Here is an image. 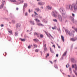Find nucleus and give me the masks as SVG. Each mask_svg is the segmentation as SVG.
I'll list each match as a JSON object with an SVG mask.
<instances>
[{
  "mask_svg": "<svg viewBox=\"0 0 77 77\" xmlns=\"http://www.w3.org/2000/svg\"><path fill=\"white\" fill-rule=\"evenodd\" d=\"M74 10L75 11H76L77 9V6L76 5H75L74 7Z\"/></svg>",
  "mask_w": 77,
  "mask_h": 77,
  "instance_id": "obj_8",
  "label": "nucleus"
},
{
  "mask_svg": "<svg viewBox=\"0 0 77 77\" xmlns=\"http://www.w3.org/2000/svg\"><path fill=\"white\" fill-rule=\"evenodd\" d=\"M66 53H67V51H66V52H64V54H63V56H66Z\"/></svg>",
  "mask_w": 77,
  "mask_h": 77,
  "instance_id": "obj_17",
  "label": "nucleus"
},
{
  "mask_svg": "<svg viewBox=\"0 0 77 77\" xmlns=\"http://www.w3.org/2000/svg\"><path fill=\"white\" fill-rule=\"evenodd\" d=\"M38 5H40V6H42L44 5V3L39 2L38 3Z\"/></svg>",
  "mask_w": 77,
  "mask_h": 77,
  "instance_id": "obj_7",
  "label": "nucleus"
},
{
  "mask_svg": "<svg viewBox=\"0 0 77 77\" xmlns=\"http://www.w3.org/2000/svg\"><path fill=\"white\" fill-rule=\"evenodd\" d=\"M72 62H75V60H74V59L72 58Z\"/></svg>",
  "mask_w": 77,
  "mask_h": 77,
  "instance_id": "obj_33",
  "label": "nucleus"
},
{
  "mask_svg": "<svg viewBox=\"0 0 77 77\" xmlns=\"http://www.w3.org/2000/svg\"><path fill=\"white\" fill-rule=\"evenodd\" d=\"M44 47H45V48H46V44H45L44 45Z\"/></svg>",
  "mask_w": 77,
  "mask_h": 77,
  "instance_id": "obj_48",
  "label": "nucleus"
},
{
  "mask_svg": "<svg viewBox=\"0 0 77 77\" xmlns=\"http://www.w3.org/2000/svg\"><path fill=\"white\" fill-rule=\"evenodd\" d=\"M68 77H71V76L70 75H68Z\"/></svg>",
  "mask_w": 77,
  "mask_h": 77,
  "instance_id": "obj_53",
  "label": "nucleus"
},
{
  "mask_svg": "<svg viewBox=\"0 0 77 77\" xmlns=\"http://www.w3.org/2000/svg\"><path fill=\"white\" fill-rule=\"evenodd\" d=\"M58 47L59 48H60V46H59V45H58Z\"/></svg>",
  "mask_w": 77,
  "mask_h": 77,
  "instance_id": "obj_50",
  "label": "nucleus"
},
{
  "mask_svg": "<svg viewBox=\"0 0 77 77\" xmlns=\"http://www.w3.org/2000/svg\"><path fill=\"white\" fill-rule=\"evenodd\" d=\"M4 6V4H2L0 6V9H2L3 8Z\"/></svg>",
  "mask_w": 77,
  "mask_h": 77,
  "instance_id": "obj_13",
  "label": "nucleus"
},
{
  "mask_svg": "<svg viewBox=\"0 0 77 77\" xmlns=\"http://www.w3.org/2000/svg\"><path fill=\"white\" fill-rule=\"evenodd\" d=\"M69 70L70 73L71 74V73H72V69H71V68H70L69 69Z\"/></svg>",
  "mask_w": 77,
  "mask_h": 77,
  "instance_id": "obj_23",
  "label": "nucleus"
},
{
  "mask_svg": "<svg viewBox=\"0 0 77 77\" xmlns=\"http://www.w3.org/2000/svg\"><path fill=\"white\" fill-rule=\"evenodd\" d=\"M45 23H47V21H45Z\"/></svg>",
  "mask_w": 77,
  "mask_h": 77,
  "instance_id": "obj_55",
  "label": "nucleus"
},
{
  "mask_svg": "<svg viewBox=\"0 0 77 77\" xmlns=\"http://www.w3.org/2000/svg\"><path fill=\"white\" fill-rule=\"evenodd\" d=\"M60 11L62 14H63V16L64 18H66V16L65 15V10L64 8H61L60 9Z\"/></svg>",
  "mask_w": 77,
  "mask_h": 77,
  "instance_id": "obj_1",
  "label": "nucleus"
},
{
  "mask_svg": "<svg viewBox=\"0 0 77 77\" xmlns=\"http://www.w3.org/2000/svg\"><path fill=\"white\" fill-rule=\"evenodd\" d=\"M72 68H75V71H77V66L76 64H75L74 65L72 64Z\"/></svg>",
  "mask_w": 77,
  "mask_h": 77,
  "instance_id": "obj_4",
  "label": "nucleus"
},
{
  "mask_svg": "<svg viewBox=\"0 0 77 77\" xmlns=\"http://www.w3.org/2000/svg\"><path fill=\"white\" fill-rule=\"evenodd\" d=\"M66 34L67 35H69L70 36H71V33H70V32L69 31H68V30H66Z\"/></svg>",
  "mask_w": 77,
  "mask_h": 77,
  "instance_id": "obj_6",
  "label": "nucleus"
},
{
  "mask_svg": "<svg viewBox=\"0 0 77 77\" xmlns=\"http://www.w3.org/2000/svg\"><path fill=\"white\" fill-rule=\"evenodd\" d=\"M53 20L54 21V22H57V20L56 19H53Z\"/></svg>",
  "mask_w": 77,
  "mask_h": 77,
  "instance_id": "obj_30",
  "label": "nucleus"
},
{
  "mask_svg": "<svg viewBox=\"0 0 77 77\" xmlns=\"http://www.w3.org/2000/svg\"><path fill=\"white\" fill-rule=\"evenodd\" d=\"M75 16V15L74 14H72V16H73V17H74Z\"/></svg>",
  "mask_w": 77,
  "mask_h": 77,
  "instance_id": "obj_43",
  "label": "nucleus"
},
{
  "mask_svg": "<svg viewBox=\"0 0 77 77\" xmlns=\"http://www.w3.org/2000/svg\"><path fill=\"white\" fill-rule=\"evenodd\" d=\"M29 13H30V9H29Z\"/></svg>",
  "mask_w": 77,
  "mask_h": 77,
  "instance_id": "obj_51",
  "label": "nucleus"
},
{
  "mask_svg": "<svg viewBox=\"0 0 77 77\" xmlns=\"http://www.w3.org/2000/svg\"><path fill=\"white\" fill-rule=\"evenodd\" d=\"M29 22L30 23H31V24H33V25H34V24H35V23H34V22L33 21H29Z\"/></svg>",
  "mask_w": 77,
  "mask_h": 77,
  "instance_id": "obj_15",
  "label": "nucleus"
},
{
  "mask_svg": "<svg viewBox=\"0 0 77 77\" xmlns=\"http://www.w3.org/2000/svg\"><path fill=\"white\" fill-rule=\"evenodd\" d=\"M16 10L17 11H18V8H16Z\"/></svg>",
  "mask_w": 77,
  "mask_h": 77,
  "instance_id": "obj_45",
  "label": "nucleus"
},
{
  "mask_svg": "<svg viewBox=\"0 0 77 77\" xmlns=\"http://www.w3.org/2000/svg\"><path fill=\"white\" fill-rule=\"evenodd\" d=\"M33 41L35 42H37L38 41V39H33Z\"/></svg>",
  "mask_w": 77,
  "mask_h": 77,
  "instance_id": "obj_18",
  "label": "nucleus"
},
{
  "mask_svg": "<svg viewBox=\"0 0 77 77\" xmlns=\"http://www.w3.org/2000/svg\"><path fill=\"white\" fill-rule=\"evenodd\" d=\"M49 62H50V63H51V64H52L53 62H52V61H49Z\"/></svg>",
  "mask_w": 77,
  "mask_h": 77,
  "instance_id": "obj_42",
  "label": "nucleus"
},
{
  "mask_svg": "<svg viewBox=\"0 0 77 77\" xmlns=\"http://www.w3.org/2000/svg\"><path fill=\"white\" fill-rule=\"evenodd\" d=\"M75 30V31H76V32H77V28H75L74 29Z\"/></svg>",
  "mask_w": 77,
  "mask_h": 77,
  "instance_id": "obj_39",
  "label": "nucleus"
},
{
  "mask_svg": "<svg viewBox=\"0 0 77 77\" xmlns=\"http://www.w3.org/2000/svg\"><path fill=\"white\" fill-rule=\"evenodd\" d=\"M73 77H75V75H73Z\"/></svg>",
  "mask_w": 77,
  "mask_h": 77,
  "instance_id": "obj_56",
  "label": "nucleus"
},
{
  "mask_svg": "<svg viewBox=\"0 0 77 77\" xmlns=\"http://www.w3.org/2000/svg\"><path fill=\"white\" fill-rule=\"evenodd\" d=\"M24 2L23 1H22L20 3H23Z\"/></svg>",
  "mask_w": 77,
  "mask_h": 77,
  "instance_id": "obj_49",
  "label": "nucleus"
},
{
  "mask_svg": "<svg viewBox=\"0 0 77 77\" xmlns=\"http://www.w3.org/2000/svg\"><path fill=\"white\" fill-rule=\"evenodd\" d=\"M50 51L51 53H53V50H51V48H50Z\"/></svg>",
  "mask_w": 77,
  "mask_h": 77,
  "instance_id": "obj_36",
  "label": "nucleus"
},
{
  "mask_svg": "<svg viewBox=\"0 0 77 77\" xmlns=\"http://www.w3.org/2000/svg\"><path fill=\"white\" fill-rule=\"evenodd\" d=\"M32 17H33V15L32 14Z\"/></svg>",
  "mask_w": 77,
  "mask_h": 77,
  "instance_id": "obj_58",
  "label": "nucleus"
},
{
  "mask_svg": "<svg viewBox=\"0 0 77 77\" xmlns=\"http://www.w3.org/2000/svg\"><path fill=\"white\" fill-rule=\"evenodd\" d=\"M20 39L21 41H23V42H24V41H25V39H22L21 38H20Z\"/></svg>",
  "mask_w": 77,
  "mask_h": 77,
  "instance_id": "obj_20",
  "label": "nucleus"
},
{
  "mask_svg": "<svg viewBox=\"0 0 77 77\" xmlns=\"http://www.w3.org/2000/svg\"><path fill=\"white\" fill-rule=\"evenodd\" d=\"M31 48V46H30V45H29V46L28 47V48H29V49H30Z\"/></svg>",
  "mask_w": 77,
  "mask_h": 77,
  "instance_id": "obj_31",
  "label": "nucleus"
},
{
  "mask_svg": "<svg viewBox=\"0 0 77 77\" xmlns=\"http://www.w3.org/2000/svg\"><path fill=\"white\" fill-rule=\"evenodd\" d=\"M33 45L34 48H36L37 47V45L35 44H33Z\"/></svg>",
  "mask_w": 77,
  "mask_h": 77,
  "instance_id": "obj_22",
  "label": "nucleus"
},
{
  "mask_svg": "<svg viewBox=\"0 0 77 77\" xmlns=\"http://www.w3.org/2000/svg\"><path fill=\"white\" fill-rule=\"evenodd\" d=\"M72 21L73 22L74 21V19H73L72 20Z\"/></svg>",
  "mask_w": 77,
  "mask_h": 77,
  "instance_id": "obj_62",
  "label": "nucleus"
},
{
  "mask_svg": "<svg viewBox=\"0 0 77 77\" xmlns=\"http://www.w3.org/2000/svg\"><path fill=\"white\" fill-rule=\"evenodd\" d=\"M35 11L37 12H38V11H39V8H36L35 9Z\"/></svg>",
  "mask_w": 77,
  "mask_h": 77,
  "instance_id": "obj_19",
  "label": "nucleus"
},
{
  "mask_svg": "<svg viewBox=\"0 0 77 77\" xmlns=\"http://www.w3.org/2000/svg\"><path fill=\"white\" fill-rule=\"evenodd\" d=\"M50 36H51V37H52V36H51V35L50 34Z\"/></svg>",
  "mask_w": 77,
  "mask_h": 77,
  "instance_id": "obj_61",
  "label": "nucleus"
},
{
  "mask_svg": "<svg viewBox=\"0 0 77 77\" xmlns=\"http://www.w3.org/2000/svg\"><path fill=\"white\" fill-rule=\"evenodd\" d=\"M23 5V8H26L27 6V4L26 3H24Z\"/></svg>",
  "mask_w": 77,
  "mask_h": 77,
  "instance_id": "obj_16",
  "label": "nucleus"
},
{
  "mask_svg": "<svg viewBox=\"0 0 77 77\" xmlns=\"http://www.w3.org/2000/svg\"><path fill=\"white\" fill-rule=\"evenodd\" d=\"M52 28L53 30H54V29H57V27L56 26H54V27H52Z\"/></svg>",
  "mask_w": 77,
  "mask_h": 77,
  "instance_id": "obj_24",
  "label": "nucleus"
},
{
  "mask_svg": "<svg viewBox=\"0 0 77 77\" xmlns=\"http://www.w3.org/2000/svg\"><path fill=\"white\" fill-rule=\"evenodd\" d=\"M41 8L42 9H43V7H41Z\"/></svg>",
  "mask_w": 77,
  "mask_h": 77,
  "instance_id": "obj_60",
  "label": "nucleus"
},
{
  "mask_svg": "<svg viewBox=\"0 0 77 77\" xmlns=\"http://www.w3.org/2000/svg\"><path fill=\"white\" fill-rule=\"evenodd\" d=\"M67 65H68V66H69V64H68Z\"/></svg>",
  "mask_w": 77,
  "mask_h": 77,
  "instance_id": "obj_64",
  "label": "nucleus"
},
{
  "mask_svg": "<svg viewBox=\"0 0 77 77\" xmlns=\"http://www.w3.org/2000/svg\"><path fill=\"white\" fill-rule=\"evenodd\" d=\"M40 38H43V35L42 34H41L40 35Z\"/></svg>",
  "mask_w": 77,
  "mask_h": 77,
  "instance_id": "obj_32",
  "label": "nucleus"
},
{
  "mask_svg": "<svg viewBox=\"0 0 77 77\" xmlns=\"http://www.w3.org/2000/svg\"><path fill=\"white\" fill-rule=\"evenodd\" d=\"M76 5H77V0L76 1Z\"/></svg>",
  "mask_w": 77,
  "mask_h": 77,
  "instance_id": "obj_57",
  "label": "nucleus"
},
{
  "mask_svg": "<svg viewBox=\"0 0 77 77\" xmlns=\"http://www.w3.org/2000/svg\"><path fill=\"white\" fill-rule=\"evenodd\" d=\"M10 1L11 2H13L14 3H16L17 2L16 0H10Z\"/></svg>",
  "mask_w": 77,
  "mask_h": 77,
  "instance_id": "obj_11",
  "label": "nucleus"
},
{
  "mask_svg": "<svg viewBox=\"0 0 77 77\" xmlns=\"http://www.w3.org/2000/svg\"><path fill=\"white\" fill-rule=\"evenodd\" d=\"M38 26H44V25L41 24V23H38L37 24Z\"/></svg>",
  "mask_w": 77,
  "mask_h": 77,
  "instance_id": "obj_28",
  "label": "nucleus"
},
{
  "mask_svg": "<svg viewBox=\"0 0 77 77\" xmlns=\"http://www.w3.org/2000/svg\"><path fill=\"white\" fill-rule=\"evenodd\" d=\"M47 48H44L45 51H47Z\"/></svg>",
  "mask_w": 77,
  "mask_h": 77,
  "instance_id": "obj_38",
  "label": "nucleus"
},
{
  "mask_svg": "<svg viewBox=\"0 0 77 77\" xmlns=\"http://www.w3.org/2000/svg\"><path fill=\"white\" fill-rule=\"evenodd\" d=\"M5 2V0H2V4H4Z\"/></svg>",
  "mask_w": 77,
  "mask_h": 77,
  "instance_id": "obj_26",
  "label": "nucleus"
},
{
  "mask_svg": "<svg viewBox=\"0 0 77 77\" xmlns=\"http://www.w3.org/2000/svg\"><path fill=\"white\" fill-rule=\"evenodd\" d=\"M21 26V24L20 23H18L17 24L16 27H20Z\"/></svg>",
  "mask_w": 77,
  "mask_h": 77,
  "instance_id": "obj_14",
  "label": "nucleus"
},
{
  "mask_svg": "<svg viewBox=\"0 0 77 77\" xmlns=\"http://www.w3.org/2000/svg\"><path fill=\"white\" fill-rule=\"evenodd\" d=\"M47 8L48 9H49L50 10H51V9H52V7H50L48 6L47 7Z\"/></svg>",
  "mask_w": 77,
  "mask_h": 77,
  "instance_id": "obj_21",
  "label": "nucleus"
},
{
  "mask_svg": "<svg viewBox=\"0 0 77 77\" xmlns=\"http://www.w3.org/2000/svg\"><path fill=\"white\" fill-rule=\"evenodd\" d=\"M66 8L68 9H70V10H73V6L71 5H67L66 6Z\"/></svg>",
  "mask_w": 77,
  "mask_h": 77,
  "instance_id": "obj_3",
  "label": "nucleus"
},
{
  "mask_svg": "<svg viewBox=\"0 0 77 77\" xmlns=\"http://www.w3.org/2000/svg\"><path fill=\"white\" fill-rule=\"evenodd\" d=\"M61 39L63 41V42L65 41V39H64V37L63 36L61 35Z\"/></svg>",
  "mask_w": 77,
  "mask_h": 77,
  "instance_id": "obj_10",
  "label": "nucleus"
},
{
  "mask_svg": "<svg viewBox=\"0 0 77 77\" xmlns=\"http://www.w3.org/2000/svg\"><path fill=\"white\" fill-rule=\"evenodd\" d=\"M58 18L60 22H62V17H61V16L59 15L58 16Z\"/></svg>",
  "mask_w": 77,
  "mask_h": 77,
  "instance_id": "obj_5",
  "label": "nucleus"
},
{
  "mask_svg": "<svg viewBox=\"0 0 77 77\" xmlns=\"http://www.w3.org/2000/svg\"><path fill=\"white\" fill-rule=\"evenodd\" d=\"M54 67L55 68H56V69H58V67H57V65H55Z\"/></svg>",
  "mask_w": 77,
  "mask_h": 77,
  "instance_id": "obj_27",
  "label": "nucleus"
},
{
  "mask_svg": "<svg viewBox=\"0 0 77 77\" xmlns=\"http://www.w3.org/2000/svg\"><path fill=\"white\" fill-rule=\"evenodd\" d=\"M40 18H42V17H40Z\"/></svg>",
  "mask_w": 77,
  "mask_h": 77,
  "instance_id": "obj_59",
  "label": "nucleus"
},
{
  "mask_svg": "<svg viewBox=\"0 0 77 77\" xmlns=\"http://www.w3.org/2000/svg\"><path fill=\"white\" fill-rule=\"evenodd\" d=\"M53 47H54V48H55V45H53Z\"/></svg>",
  "mask_w": 77,
  "mask_h": 77,
  "instance_id": "obj_47",
  "label": "nucleus"
},
{
  "mask_svg": "<svg viewBox=\"0 0 77 77\" xmlns=\"http://www.w3.org/2000/svg\"><path fill=\"white\" fill-rule=\"evenodd\" d=\"M66 68H67L68 66H67V65H66Z\"/></svg>",
  "mask_w": 77,
  "mask_h": 77,
  "instance_id": "obj_54",
  "label": "nucleus"
},
{
  "mask_svg": "<svg viewBox=\"0 0 77 77\" xmlns=\"http://www.w3.org/2000/svg\"><path fill=\"white\" fill-rule=\"evenodd\" d=\"M57 12L56 11H54L52 12V16L54 17H57Z\"/></svg>",
  "mask_w": 77,
  "mask_h": 77,
  "instance_id": "obj_2",
  "label": "nucleus"
},
{
  "mask_svg": "<svg viewBox=\"0 0 77 77\" xmlns=\"http://www.w3.org/2000/svg\"><path fill=\"white\" fill-rule=\"evenodd\" d=\"M56 56L57 57H58V54H57L56 55Z\"/></svg>",
  "mask_w": 77,
  "mask_h": 77,
  "instance_id": "obj_46",
  "label": "nucleus"
},
{
  "mask_svg": "<svg viewBox=\"0 0 77 77\" xmlns=\"http://www.w3.org/2000/svg\"><path fill=\"white\" fill-rule=\"evenodd\" d=\"M34 35H36L37 36H38V33L36 32H34Z\"/></svg>",
  "mask_w": 77,
  "mask_h": 77,
  "instance_id": "obj_29",
  "label": "nucleus"
},
{
  "mask_svg": "<svg viewBox=\"0 0 77 77\" xmlns=\"http://www.w3.org/2000/svg\"><path fill=\"white\" fill-rule=\"evenodd\" d=\"M47 56H49V54H47V55L46 56V57H47Z\"/></svg>",
  "mask_w": 77,
  "mask_h": 77,
  "instance_id": "obj_40",
  "label": "nucleus"
},
{
  "mask_svg": "<svg viewBox=\"0 0 77 77\" xmlns=\"http://www.w3.org/2000/svg\"><path fill=\"white\" fill-rule=\"evenodd\" d=\"M34 20H35V21H36L37 22H38V23H40V20L38 19H35Z\"/></svg>",
  "mask_w": 77,
  "mask_h": 77,
  "instance_id": "obj_12",
  "label": "nucleus"
},
{
  "mask_svg": "<svg viewBox=\"0 0 77 77\" xmlns=\"http://www.w3.org/2000/svg\"><path fill=\"white\" fill-rule=\"evenodd\" d=\"M15 35L16 36H18V33H17V32H16Z\"/></svg>",
  "mask_w": 77,
  "mask_h": 77,
  "instance_id": "obj_34",
  "label": "nucleus"
},
{
  "mask_svg": "<svg viewBox=\"0 0 77 77\" xmlns=\"http://www.w3.org/2000/svg\"><path fill=\"white\" fill-rule=\"evenodd\" d=\"M34 14H35V15H38V14L36 13V12L35 11L34 12Z\"/></svg>",
  "mask_w": 77,
  "mask_h": 77,
  "instance_id": "obj_37",
  "label": "nucleus"
},
{
  "mask_svg": "<svg viewBox=\"0 0 77 77\" xmlns=\"http://www.w3.org/2000/svg\"><path fill=\"white\" fill-rule=\"evenodd\" d=\"M1 27H3L4 25H3V24H2V25H1Z\"/></svg>",
  "mask_w": 77,
  "mask_h": 77,
  "instance_id": "obj_44",
  "label": "nucleus"
},
{
  "mask_svg": "<svg viewBox=\"0 0 77 77\" xmlns=\"http://www.w3.org/2000/svg\"><path fill=\"white\" fill-rule=\"evenodd\" d=\"M77 39L76 38L75 39L74 38H70V41H75Z\"/></svg>",
  "mask_w": 77,
  "mask_h": 77,
  "instance_id": "obj_9",
  "label": "nucleus"
},
{
  "mask_svg": "<svg viewBox=\"0 0 77 77\" xmlns=\"http://www.w3.org/2000/svg\"><path fill=\"white\" fill-rule=\"evenodd\" d=\"M25 15L26 16H27V12H26L25 13Z\"/></svg>",
  "mask_w": 77,
  "mask_h": 77,
  "instance_id": "obj_41",
  "label": "nucleus"
},
{
  "mask_svg": "<svg viewBox=\"0 0 77 77\" xmlns=\"http://www.w3.org/2000/svg\"><path fill=\"white\" fill-rule=\"evenodd\" d=\"M38 49H36V50H35V52H37H37H38Z\"/></svg>",
  "mask_w": 77,
  "mask_h": 77,
  "instance_id": "obj_35",
  "label": "nucleus"
},
{
  "mask_svg": "<svg viewBox=\"0 0 77 77\" xmlns=\"http://www.w3.org/2000/svg\"><path fill=\"white\" fill-rule=\"evenodd\" d=\"M37 2H41L40 0H37Z\"/></svg>",
  "mask_w": 77,
  "mask_h": 77,
  "instance_id": "obj_52",
  "label": "nucleus"
},
{
  "mask_svg": "<svg viewBox=\"0 0 77 77\" xmlns=\"http://www.w3.org/2000/svg\"><path fill=\"white\" fill-rule=\"evenodd\" d=\"M8 32L10 34H12V30H9L8 31Z\"/></svg>",
  "mask_w": 77,
  "mask_h": 77,
  "instance_id": "obj_25",
  "label": "nucleus"
},
{
  "mask_svg": "<svg viewBox=\"0 0 77 77\" xmlns=\"http://www.w3.org/2000/svg\"><path fill=\"white\" fill-rule=\"evenodd\" d=\"M56 60H55L54 61V62H56Z\"/></svg>",
  "mask_w": 77,
  "mask_h": 77,
  "instance_id": "obj_63",
  "label": "nucleus"
}]
</instances>
